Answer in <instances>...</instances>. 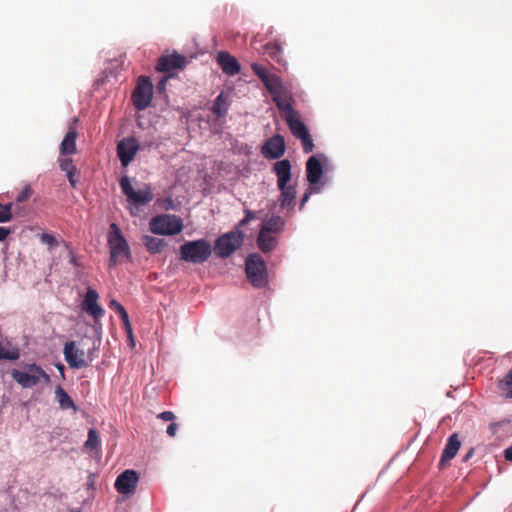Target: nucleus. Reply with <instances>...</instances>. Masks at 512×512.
I'll list each match as a JSON object with an SVG mask.
<instances>
[{
	"label": "nucleus",
	"instance_id": "obj_10",
	"mask_svg": "<svg viewBox=\"0 0 512 512\" xmlns=\"http://www.w3.org/2000/svg\"><path fill=\"white\" fill-rule=\"evenodd\" d=\"M139 150V144L135 137H127L117 144V155L123 167H127Z\"/></svg>",
	"mask_w": 512,
	"mask_h": 512
},
{
	"label": "nucleus",
	"instance_id": "obj_38",
	"mask_svg": "<svg viewBox=\"0 0 512 512\" xmlns=\"http://www.w3.org/2000/svg\"><path fill=\"white\" fill-rule=\"evenodd\" d=\"M245 217L237 224V229L239 230L240 227H244L247 225L251 220L256 218L255 212L244 209Z\"/></svg>",
	"mask_w": 512,
	"mask_h": 512
},
{
	"label": "nucleus",
	"instance_id": "obj_47",
	"mask_svg": "<svg viewBox=\"0 0 512 512\" xmlns=\"http://www.w3.org/2000/svg\"><path fill=\"white\" fill-rule=\"evenodd\" d=\"M310 194H311L310 191L305 192V194L303 195L301 202H300V209H302L303 206L305 205V203L308 201Z\"/></svg>",
	"mask_w": 512,
	"mask_h": 512
},
{
	"label": "nucleus",
	"instance_id": "obj_28",
	"mask_svg": "<svg viewBox=\"0 0 512 512\" xmlns=\"http://www.w3.org/2000/svg\"><path fill=\"white\" fill-rule=\"evenodd\" d=\"M262 83L271 95L283 89L281 80L274 74H270Z\"/></svg>",
	"mask_w": 512,
	"mask_h": 512
},
{
	"label": "nucleus",
	"instance_id": "obj_46",
	"mask_svg": "<svg viewBox=\"0 0 512 512\" xmlns=\"http://www.w3.org/2000/svg\"><path fill=\"white\" fill-rule=\"evenodd\" d=\"M504 457L507 461L512 462V444L504 450Z\"/></svg>",
	"mask_w": 512,
	"mask_h": 512
},
{
	"label": "nucleus",
	"instance_id": "obj_14",
	"mask_svg": "<svg viewBox=\"0 0 512 512\" xmlns=\"http://www.w3.org/2000/svg\"><path fill=\"white\" fill-rule=\"evenodd\" d=\"M261 153L267 159H279L285 153L283 136L276 134L269 138L261 148Z\"/></svg>",
	"mask_w": 512,
	"mask_h": 512
},
{
	"label": "nucleus",
	"instance_id": "obj_27",
	"mask_svg": "<svg viewBox=\"0 0 512 512\" xmlns=\"http://www.w3.org/2000/svg\"><path fill=\"white\" fill-rule=\"evenodd\" d=\"M20 357L19 349L10 343L0 342V360H17Z\"/></svg>",
	"mask_w": 512,
	"mask_h": 512
},
{
	"label": "nucleus",
	"instance_id": "obj_32",
	"mask_svg": "<svg viewBox=\"0 0 512 512\" xmlns=\"http://www.w3.org/2000/svg\"><path fill=\"white\" fill-rule=\"evenodd\" d=\"M12 203L1 204L0 203V223L8 222L12 219Z\"/></svg>",
	"mask_w": 512,
	"mask_h": 512
},
{
	"label": "nucleus",
	"instance_id": "obj_36",
	"mask_svg": "<svg viewBox=\"0 0 512 512\" xmlns=\"http://www.w3.org/2000/svg\"><path fill=\"white\" fill-rule=\"evenodd\" d=\"M120 186H121V189H122L123 193L129 199L130 196L132 195V193L134 192V189H133V187H132L128 177L124 176V177L121 178Z\"/></svg>",
	"mask_w": 512,
	"mask_h": 512
},
{
	"label": "nucleus",
	"instance_id": "obj_12",
	"mask_svg": "<svg viewBox=\"0 0 512 512\" xmlns=\"http://www.w3.org/2000/svg\"><path fill=\"white\" fill-rule=\"evenodd\" d=\"M98 298L97 291L88 287L81 303L82 310L91 315L95 322H98L104 315V309L98 304Z\"/></svg>",
	"mask_w": 512,
	"mask_h": 512
},
{
	"label": "nucleus",
	"instance_id": "obj_33",
	"mask_svg": "<svg viewBox=\"0 0 512 512\" xmlns=\"http://www.w3.org/2000/svg\"><path fill=\"white\" fill-rule=\"evenodd\" d=\"M251 69L262 82L265 81V79H267V77L271 74L264 66L258 63H252Z\"/></svg>",
	"mask_w": 512,
	"mask_h": 512
},
{
	"label": "nucleus",
	"instance_id": "obj_35",
	"mask_svg": "<svg viewBox=\"0 0 512 512\" xmlns=\"http://www.w3.org/2000/svg\"><path fill=\"white\" fill-rule=\"evenodd\" d=\"M40 240L43 244H46L50 250L56 248L59 245L58 240L49 233L41 234Z\"/></svg>",
	"mask_w": 512,
	"mask_h": 512
},
{
	"label": "nucleus",
	"instance_id": "obj_48",
	"mask_svg": "<svg viewBox=\"0 0 512 512\" xmlns=\"http://www.w3.org/2000/svg\"><path fill=\"white\" fill-rule=\"evenodd\" d=\"M120 316V319L122 320L123 324L129 321V316L126 310L121 311L118 313Z\"/></svg>",
	"mask_w": 512,
	"mask_h": 512
},
{
	"label": "nucleus",
	"instance_id": "obj_37",
	"mask_svg": "<svg viewBox=\"0 0 512 512\" xmlns=\"http://www.w3.org/2000/svg\"><path fill=\"white\" fill-rule=\"evenodd\" d=\"M33 190L32 188L27 185L25 188L19 193V195L16 197V201L18 203L25 202L32 196Z\"/></svg>",
	"mask_w": 512,
	"mask_h": 512
},
{
	"label": "nucleus",
	"instance_id": "obj_34",
	"mask_svg": "<svg viewBox=\"0 0 512 512\" xmlns=\"http://www.w3.org/2000/svg\"><path fill=\"white\" fill-rule=\"evenodd\" d=\"M298 139L301 141L302 148L305 153H310L313 151L314 143L309 132L299 137Z\"/></svg>",
	"mask_w": 512,
	"mask_h": 512
},
{
	"label": "nucleus",
	"instance_id": "obj_30",
	"mask_svg": "<svg viewBox=\"0 0 512 512\" xmlns=\"http://www.w3.org/2000/svg\"><path fill=\"white\" fill-rule=\"evenodd\" d=\"M499 389L506 392V398H512V368L506 374V376L499 381Z\"/></svg>",
	"mask_w": 512,
	"mask_h": 512
},
{
	"label": "nucleus",
	"instance_id": "obj_20",
	"mask_svg": "<svg viewBox=\"0 0 512 512\" xmlns=\"http://www.w3.org/2000/svg\"><path fill=\"white\" fill-rule=\"evenodd\" d=\"M76 139V129L70 128L60 145V152L62 155H71L76 152Z\"/></svg>",
	"mask_w": 512,
	"mask_h": 512
},
{
	"label": "nucleus",
	"instance_id": "obj_19",
	"mask_svg": "<svg viewBox=\"0 0 512 512\" xmlns=\"http://www.w3.org/2000/svg\"><path fill=\"white\" fill-rule=\"evenodd\" d=\"M272 100L276 104L277 108L284 115L291 114L296 111L291 104V98L284 92V89L272 94Z\"/></svg>",
	"mask_w": 512,
	"mask_h": 512
},
{
	"label": "nucleus",
	"instance_id": "obj_31",
	"mask_svg": "<svg viewBox=\"0 0 512 512\" xmlns=\"http://www.w3.org/2000/svg\"><path fill=\"white\" fill-rule=\"evenodd\" d=\"M86 449L94 450L100 446V439L98 432L95 429H89L88 431V439L84 444Z\"/></svg>",
	"mask_w": 512,
	"mask_h": 512
},
{
	"label": "nucleus",
	"instance_id": "obj_2",
	"mask_svg": "<svg viewBox=\"0 0 512 512\" xmlns=\"http://www.w3.org/2000/svg\"><path fill=\"white\" fill-rule=\"evenodd\" d=\"M107 243L110 250L109 267H115L118 263L131 259V250L117 224L109 227Z\"/></svg>",
	"mask_w": 512,
	"mask_h": 512
},
{
	"label": "nucleus",
	"instance_id": "obj_29",
	"mask_svg": "<svg viewBox=\"0 0 512 512\" xmlns=\"http://www.w3.org/2000/svg\"><path fill=\"white\" fill-rule=\"evenodd\" d=\"M153 199V195L150 191H135L130 196L129 200L135 204H146Z\"/></svg>",
	"mask_w": 512,
	"mask_h": 512
},
{
	"label": "nucleus",
	"instance_id": "obj_3",
	"mask_svg": "<svg viewBox=\"0 0 512 512\" xmlns=\"http://www.w3.org/2000/svg\"><path fill=\"white\" fill-rule=\"evenodd\" d=\"M211 253V244L205 239L188 241L180 246V259L193 264L206 262Z\"/></svg>",
	"mask_w": 512,
	"mask_h": 512
},
{
	"label": "nucleus",
	"instance_id": "obj_43",
	"mask_svg": "<svg viewBox=\"0 0 512 512\" xmlns=\"http://www.w3.org/2000/svg\"><path fill=\"white\" fill-rule=\"evenodd\" d=\"M169 76H164L160 79V81L157 83V90L158 92H164L166 89V83L168 81Z\"/></svg>",
	"mask_w": 512,
	"mask_h": 512
},
{
	"label": "nucleus",
	"instance_id": "obj_1",
	"mask_svg": "<svg viewBox=\"0 0 512 512\" xmlns=\"http://www.w3.org/2000/svg\"><path fill=\"white\" fill-rule=\"evenodd\" d=\"M273 172L277 177V186L280 190V206L283 209H291L295 204L296 189L294 185H288L292 176L290 161L283 159L275 162Z\"/></svg>",
	"mask_w": 512,
	"mask_h": 512
},
{
	"label": "nucleus",
	"instance_id": "obj_16",
	"mask_svg": "<svg viewBox=\"0 0 512 512\" xmlns=\"http://www.w3.org/2000/svg\"><path fill=\"white\" fill-rule=\"evenodd\" d=\"M461 446L459 436L457 433H453L447 440V443L443 449L441 459L439 462L440 468H445L449 462L456 456Z\"/></svg>",
	"mask_w": 512,
	"mask_h": 512
},
{
	"label": "nucleus",
	"instance_id": "obj_52",
	"mask_svg": "<svg viewBox=\"0 0 512 512\" xmlns=\"http://www.w3.org/2000/svg\"><path fill=\"white\" fill-rule=\"evenodd\" d=\"M70 262H71V263H73V264H75V265L77 264V263H76V258H75V257H72Z\"/></svg>",
	"mask_w": 512,
	"mask_h": 512
},
{
	"label": "nucleus",
	"instance_id": "obj_22",
	"mask_svg": "<svg viewBox=\"0 0 512 512\" xmlns=\"http://www.w3.org/2000/svg\"><path fill=\"white\" fill-rule=\"evenodd\" d=\"M284 226V219L278 215H273L262 222L260 230L269 233H279L283 230Z\"/></svg>",
	"mask_w": 512,
	"mask_h": 512
},
{
	"label": "nucleus",
	"instance_id": "obj_50",
	"mask_svg": "<svg viewBox=\"0 0 512 512\" xmlns=\"http://www.w3.org/2000/svg\"><path fill=\"white\" fill-rule=\"evenodd\" d=\"M56 367L60 371L61 375L64 377V370H65L64 365L59 363V364L56 365Z\"/></svg>",
	"mask_w": 512,
	"mask_h": 512
},
{
	"label": "nucleus",
	"instance_id": "obj_49",
	"mask_svg": "<svg viewBox=\"0 0 512 512\" xmlns=\"http://www.w3.org/2000/svg\"><path fill=\"white\" fill-rule=\"evenodd\" d=\"M127 334L132 337V327L130 321L123 324Z\"/></svg>",
	"mask_w": 512,
	"mask_h": 512
},
{
	"label": "nucleus",
	"instance_id": "obj_40",
	"mask_svg": "<svg viewBox=\"0 0 512 512\" xmlns=\"http://www.w3.org/2000/svg\"><path fill=\"white\" fill-rule=\"evenodd\" d=\"M158 419H161L163 421H170L171 423L175 420V415L171 411H164L157 415Z\"/></svg>",
	"mask_w": 512,
	"mask_h": 512
},
{
	"label": "nucleus",
	"instance_id": "obj_51",
	"mask_svg": "<svg viewBox=\"0 0 512 512\" xmlns=\"http://www.w3.org/2000/svg\"><path fill=\"white\" fill-rule=\"evenodd\" d=\"M473 454V450H470L467 455L465 456L464 460H468Z\"/></svg>",
	"mask_w": 512,
	"mask_h": 512
},
{
	"label": "nucleus",
	"instance_id": "obj_9",
	"mask_svg": "<svg viewBox=\"0 0 512 512\" xmlns=\"http://www.w3.org/2000/svg\"><path fill=\"white\" fill-rule=\"evenodd\" d=\"M64 357L70 368L81 369L86 368L93 361V358L86 357L83 349H80L75 341L67 342L63 349Z\"/></svg>",
	"mask_w": 512,
	"mask_h": 512
},
{
	"label": "nucleus",
	"instance_id": "obj_45",
	"mask_svg": "<svg viewBox=\"0 0 512 512\" xmlns=\"http://www.w3.org/2000/svg\"><path fill=\"white\" fill-rule=\"evenodd\" d=\"M10 233L11 230L9 228L0 227V241H4Z\"/></svg>",
	"mask_w": 512,
	"mask_h": 512
},
{
	"label": "nucleus",
	"instance_id": "obj_44",
	"mask_svg": "<svg viewBox=\"0 0 512 512\" xmlns=\"http://www.w3.org/2000/svg\"><path fill=\"white\" fill-rule=\"evenodd\" d=\"M110 308L114 309L117 313L125 310V308L116 300H111L109 303Z\"/></svg>",
	"mask_w": 512,
	"mask_h": 512
},
{
	"label": "nucleus",
	"instance_id": "obj_7",
	"mask_svg": "<svg viewBox=\"0 0 512 512\" xmlns=\"http://www.w3.org/2000/svg\"><path fill=\"white\" fill-rule=\"evenodd\" d=\"M243 237V233L238 229L221 235L214 244L215 254L223 259L229 257L242 245Z\"/></svg>",
	"mask_w": 512,
	"mask_h": 512
},
{
	"label": "nucleus",
	"instance_id": "obj_23",
	"mask_svg": "<svg viewBox=\"0 0 512 512\" xmlns=\"http://www.w3.org/2000/svg\"><path fill=\"white\" fill-rule=\"evenodd\" d=\"M142 242L146 249L152 254L160 253L167 245L164 239L149 235L143 236Z\"/></svg>",
	"mask_w": 512,
	"mask_h": 512
},
{
	"label": "nucleus",
	"instance_id": "obj_15",
	"mask_svg": "<svg viewBox=\"0 0 512 512\" xmlns=\"http://www.w3.org/2000/svg\"><path fill=\"white\" fill-rule=\"evenodd\" d=\"M186 58L178 53L163 55L157 63V70L160 72H171L175 69H182L186 66Z\"/></svg>",
	"mask_w": 512,
	"mask_h": 512
},
{
	"label": "nucleus",
	"instance_id": "obj_17",
	"mask_svg": "<svg viewBox=\"0 0 512 512\" xmlns=\"http://www.w3.org/2000/svg\"><path fill=\"white\" fill-rule=\"evenodd\" d=\"M217 62L226 75L234 76L241 70L238 60L228 52H219Z\"/></svg>",
	"mask_w": 512,
	"mask_h": 512
},
{
	"label": "nucleus",
	"instance_id": "obj_18",
	"mask_svg": "<svg viewBox=\"0 0 512 512\" xmlns=\"http://www.w3.org/2000/svg\"><path fill=\"white\" fill-rule=\"evenodd\" d=\"M284 119L287 125L289 126L291 133L296 138H299L309 132L305 124L299 118V114L297 111H294L291 114L284 115Z\"/></svg>",
	"mask_w": 512,
	"mask_h": 512
},
{
	"label": "nucleus",
	"instance_id": "obj_8",
	"mask_svg": "<svg viewBox=\"0 0 512 512\" xmlns=\"http://www.w3.org/2000/svg\"><path fill=\"white\" fill-rule=\"evenodd\" d=\"M153 98V85L149 77L140 76L137 85L132 93V102L134 107L139 110H145L150 106Z\"/></svg>",
	"mask_w": 512,
	"mask_h": 512
},
{
	"label": "nucleus",
	"instance_id": "obj_42",
	"mask_svg": "<svg viewBox=\"0 0 512 512\" xmlns=\"http://www.w3.org/2000/svg\"><path fill=\"white\" fill-rule=\"evenodd\" d=\"M177 430H178V424L175 423L174 421L172 423H170V425L167 427V434L170 436V437H175L176 434H177Z\"/></svg>",
	"mask_w": 512,
	"mask_h": 512
},
{
	"label": "nucleus",
	"instance_id": "obj_24",
	"mask_svg": "<svg viewBox=\"0 0 512 512\" xmlns=\"http://www.w3.org/2000/svg\"><path fill=\"white\" fill-rule=\"evenodd\" d=\"M55 397L59 403L61 409H72L74 412L78 410L72 398L68 395V393L61 387L58 386L55 390Z\"/></svg>",
	"mask_w": 512,
	"mask_h": 512
},
{
	"label": "nucleus",
	"instance_id": "obj_4",
	"mask_svg": "<svg viewBox=\"0 0 512 512\" xmlns=\"http://www.w3.org/2000/svg\"><path fill=\"white\" fill-rule=\"evenodd\" d=\"M248 281L254 288H265L268 284V272L265 261L259 254H251L245 261Z\"/></svg>",
	"mask_w": 512,
	"mask_h": 512
},
{
	"label": "nucleus",
	"instance_id": "obj_26",
	"mask_svg": "<svg viewBox=\"0 0 512 512\" xmlns=\"http://www.w3.org/2000/svg\"><path fill=\"white\" fill-rule=\"evenodd\" d=\"M264 51L275 62L284 64V59L282 57L283 49L279 43H267L264 46Z\"/></svg>",
	"mask_w": 512,
	"mask_h": 512
},
{
	"label": "nucleus",
	"instance_id": "obj_6",
	"mask_svg": "<svg viewBox=\"0 0 512 512\" xmlns=\"http://www.w3.org/2000/svg\"><path fill=\"white\" fill-rule=\"evenodd\" d=\"M11 375L24 388L36 386L41 379H44L45 382L50 381L49 375L34 363L26 365L23 371L14 369Z\"/></svg>",
	"mask_w": 512,
	"mask_h": 512
},
{
	"label": "nucleus",
	"instance_id": "obj_41",
	"mask_svg": "<svg viewBox=\"0 0 512 512\" xmlns=\"http://www.w3.org/2000/svg\"><path fill=\"white\" fill-rule=\"evenodd\" d=\"M67 174V178H68V181L70 183V185L73 187V188H76L77 186V176H78V170H74V171H71V172H68L66 173Z\"/></svg>",
	"mask_w": 512,
	"mask_h": 512
},
{
	"label": "nucleus",
	"instance_id": "obj_25",
	"mask_svg": "<svg viewBox=\"0 0 512 512\" xmlns=\"http://www.w3.org/2000/svg\"><path fill=\"white\" fill-rule=\"evenodd\" d=\"M214 115H216L217 118H222L226 115L228 111V102L227 97L224 95V93H220L211 108Z\"/></svg>",
	"mask_w": 512,
	"mask_h": 512
},
{
	"label": "nucleus",
	"instance_id": "obj_5",
	"mask_svg": "<svg viewBox=\"0 0 512 512\" xmlns=\"http://www.w3.org/2000/svg\"><path fill=\"white\" fill-rule=\"evenodd\" d=\"M149 229L157 235H175L182 231L183 221L174 214L157 215L150 220Z\"/></svg>",
	"mask_w": 512,
	"mask_h": 512
},
{
	"label": "nucleus",
	"instance_id": "obj_11",
	"mask_svg": "<svg viewBox=\"0 0 512 512\" xmlns=\"http://www.w3.org/2000/svg\"><path fill=\"white\" fill-rule=\"evenodd\" d=\"M139 475L135 470H125L115 481V488L118 493L123 495L133 494L137 488Z\"/></svg>",
	"mask_w": 512,
	"mask_h": 512
},
{
	"label": "nucleus",
	"instance_id": "obj_21",
	"mask_svg": "<svg viewBox=\"0 0 512 512\" xmlns=\"http://www.w3.org/2000/svg\"><path fill=\"white\" fill-rule=\"evenodd\" d=\"M277 243V238L273 236L272 233L263 232L261 230L259 231L257 246L262 252L267 253L272 251L276 247Z\"/></svg>",
	"mask_w": 512,
	"mask_h": 512
},
{
	"label": "nucleus",
	"instance_id": "obj_39",
	"mask_svg": "<svg viewBox=\"0 0 512 512\" xmlns=\"http://www.w3.org/2000/svg\"><path fill=\"white\" fill-rule=\"evenodd\" d=\"M60 168L62 171H65L66 173L76 170L77 168L73 164L72 159L70 158H64L60 160Z\"/></svg>",
	"mask_w": 512,
	"mask_h": 512
},
{
	"label": "nucleus",
	"instance_id": "obj_13",
	"mask_svg": "<svg viewBox=\"0 0 512 512\" xmlns=\"http://www.w3.org/2000/svg\"><path fill=\"white\" fill-rule=\"evenodd\" d=\"M327 161L324 154L313 155L306 162V177L311 185L319 183L323 175L322 163Z\"/></svg>",
	"mask_w": 512,
	"mask_h": 512
}]
</instances>
